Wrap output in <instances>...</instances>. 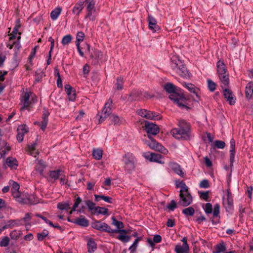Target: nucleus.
Masks as SVG:
<instances>
[{
  "instance_id": "1",
  "label": "nucleus",
  "mask_w": 253,
  "mask_h": 253,
  "mask_svg": "<svg viewBox=\"0 0 253 253\" xmlns=\"http://www.w3.org/2000/svg\"><path fill=\"white\" fill-rule=\"evenodd\" d=\"M165 90L170 93L169 98L173 100L174 103L177 104L182 109L189 108L187 106V99L182 94L181 90L171 83H167L164 85Z\"/></svg>"
},
{
  "instance_id": "2",
  "label": "nucleus",
  "mask_w": 253,
  "mask_h": 253,
  "mask_svg": "<svg viewBox=\"0 0 253 253\" xmlns=\"http://www.w3.org/2000/svg\"><path fill=\"white\" fill-rule=\"evenodd\" d=\"M178 128L171 130L173 137L177 139L187 140L190 138V125L185 120H180L178 123Z\"/></svg>"
},
{
  "instance_id": "3",
  "label": "nucleus",
  "mask_w": 253,
  "mask_h": 253,
  "mask_svg": "<svg viewBox=\"0 0 253 253\" xmlns=\"http://www.w3.org/2000/svg\"><path fill=\"white\" fill-rule=\"evenodd\" d=\"M122 161L124 164V169L127 173H131L134 170L137 160L135 156L130 153H127L123 156Z\"/></svg>"
},
{
  "instance_id": "4",
  "label": "nucleus",
  "mask_w": 253,
  "mask_h": 253,
  "mask_svg": "<svg viewBox=\"0 0 253 253\" xmlns=\"http://www.w3.org/2000/svg\"><path fill=\"white\" fill-rule=\"evenodd\" d=\"M37 102V97L31 91L25 92L21 96V103L22 106L21 110L28 109L32 103Z\"/></svg>"
},
{
  "instance_id": "5",
  "label": "nucleus",
  "mask_w": 253,
  "mask_h": 253,
  "mask_svg": "<svg viewBox=\"0 0 253 253\" xmlns=\"http://www.w3.org/2000/svg\"><path fill=\"white\" fill-rule=\"evenodd\" d=\"M220 209V206L219 204L217 203L214 205L213 209L212 208V204L210 203H206L204 207V210L207 214H211L212 212L213 217L215 218H218V219L220 217L219 215ZM217 222H219V220Z\"/></svg>"
},
{
  "instance_id": "6",
  "label": "nucleus",
  "mask_w": 253,
  "mask_h": 253,
  "mask_svg": "<svg viewBox=\"0 0 253 253\" xmlns=\"http://www.w3.org/2000/svg\"><path fill=\"white\" fill-rule=\"evenodd\" d=\"M113 104V101L111 99H109L105 103L101 115L100 116L98 124H101L111 114V106Z\"/></svg>"
},
{
  "instance_id": "7",
  "label": "nucleus",
  "mask_w": 253,
  "mask_h": 253,
  "mask_svg": "<svg viewBox=\"0 0 253 253\" xmlns=\"http://www.w3.org/2000/svg\"><path fill=\"white\" fill-rule=\"evenodd\" d=\"M179 197L178 203L183 207H187L192 203L193 198L188 190L180 192Z\"/></svg>"
},
{
  "instance_id": "8",
  "label": "nucleus",
  "mask_w": 253,
  "mask_h": 253,
  "mask_svg": "<svg viewBox=\"0 0 253 253\" xmlns=\"http://www.w3.org/2000/svg\"><path fill=\"white\" fill-rule=\"evenodd\" d=\"M137 113L140 116L147 119L159 120L161 119V117L159 114L146 109L139 110L137 111Z\"/></svg>"
},
{
  "instance_id": "9",
  "label": "nucleus",
  "mask_w": 253,
  "mask_h": 253,
  "mask_svg": "<svg viewBox=\"0 0 253 253\" xmlns=\"http://www.w3.org/2000/svg\"><path fill=\"white\" fill-rule=\"evenodd\" d=\"M150 139V141H146V144L152 149L158 151L162 153L166 154L168 150L162 144L158 143L153 139L152 137Z\"/></svg>"
},
{
  "instance_id": "10",
  "label": "nucleus",
  "mask_w": 253,
  "mask_h": 253,
  "mask_svg": "<svg viewBox=\"0 0 253 253\" xmlns=\"http://www.w3.org/2000/svg\"><path fill=\"white\" fill-rule=\"evenodd\" d=\"M145 130L149 138H151V135H156L159 132V128L157 125L147 121L145 123Z\"/></svg>"
},
{
  "instance_id": "11",
  "label": "nucleus",
  "mask_w": 253,
  "mask_h": 253,
  "mask_svg": "<svg viewBox=\"0 0 253 253\" xmlns=\"http://www.w3.org/2000/svg\"><path fill=\"white\" fill-rule=\"evenodd\" d=\"M140 95L146 98H150L153 97V96L149 94L148 92H142L141 91H134L129 95L128 100L129 101L136 100Z\"/></svg>"
},
{
  "instance_id": "12",
  "label": "nucleus",
  "mask_w": 253,
  "mask_h": 253,
  "mask_svg": "<svg viewBox=\"0 0 253 253\" xmlns=\"http://www.w3.org/2000/svg\"><path fill=\"white\" fill-rule=\"evenodd\" d=\"M23 224L22 220L17 219L14 220H9L7 221L4 225H0V227L1 228L0 230L2 231L7 228H11L15 226H19Z\"/></svg>"
},
{
  "instance_id": "13",
  "label": "nucleus",
  "mask_w": 253,
  "mask_h": 253,
  "mask_svg": "<svg viewBox=\"0 0 253 253\" xmlns=\"http://www.w3.org/2000/svg\"><path fill=\"white\" fill-rule=\"evenodd\" d=\"M16 199L17 202L21 204H36L38 203V199H35L34 196H30L28 198H25L21 195L19 193L18 197H14Z\"/></svg>"
},
{
  "instance_id": "14",
  "label": "nucleus",
  "mask_w": 253,
  "mask_h": 253,
  "mask_svg": "<svg viewBox=\"0 0 253 253\" xmlns=\"http://www.w3.org/2000/svg\"><path fill=\"white\" fill-rule=\"evenodd\" d=\"M87 14L85 18L89 19L90 20H94L95 18V2L92 0L88 4L87 7Z\"/></svg>"
},
{
  "instance_id": "15",
  "label": "nucleus",
  "mask_w": 253,
  "mask_h": 253,
  "mask_svg": "<svg viewBox=\"0 0 253 253\" xmlns=\"http://www.w3.org/2000/svg\"><path fill=\"white\" fill-rule=\"evenodd\" d=\"M183 86H184L190 92L193 93L196 95L197 99H194L195 100L200 99V90L199 88L196 87L195 85L191 83L186 84V83H184Z\"/></svg>"
},
{
  "instance_id": "16",
  "label": "nucleus",
  "mask_w": 253,
  "mask_h": 253,
  "mask_svg": "<svg viewBox=\"0 0 253 253\" xmlns=\"http://www.w3.org/2000/svg\"><path fill=\"white\" fill-rule=\"evenodd\" d=\"M17 135L16 138L19 142L23 140L24 135L28 132V127L26 125H20L17 128Z\"/></svg>"
},
{
  "instance_id": "17",
  "label": "nucleus",
  "mask_w": 253,
  "mask_h": 253,
  "mask_svg": "<svg viewBox=\"0 0 253 253\" xmlns=\"http://www.w3.org/2000/svg\"><path fill=\"white\" fill-rule=\"evenodd\" d=\"M63 171L60 169L50 170L48 173L47 179L49 181L53 182L58 179Z\"/></svg>"
},
{
  "instance_id": "18",
  "label": "nucleus",
  "mask_w": 253,
  "mask_h": 253,
  "mask_svg": "<svg viewBox=\"0 0 253 253\" xmlns=\"http://www.w3.org/2000/svg\"><path fill=\"white\" fill-rule=\"evenodd\" d=\"M148 22L149 28L154 32H156L160 30V27L157 24L156 19L151 15H148Z\"/></svg>"
},
{
  "instance_id": "19",
  "label": "nucleus",
  "mask_w": 253,
  "mask_h": 253,
  "mask_svg": "<svg viewBox=\"0 0 253 253\" xmlns=\"http://www.w3.org/2000/svg\"><path fill=\"white\" fill-rule=\"evenodd\" d=\"M96 230L112 233L113 229L107 224L96 220Z\"/></svg>"
},
{
  "instance_id": "20",
  "label": "nucleus",
  "mask_w": 253,
  "mask_h": 253,
  "mask_svg": "<svg viewBox=\"0 0 253 253\" xmlns=\"http://www.w3.org/2000/svg\"><path fill=\"white\" fill-rule=\"evenodd\" d=\"M223 95L230 105H233L235 104L236 98L230 90L225 88L223 90Z\"/></svg>"
},
{
  "instance_id": "21",
  "label": "nucleus",
  "mask_w": 253,
  "mask_h": 253,
  "mask_svg": "<svg viewBox=\"0 0 253 253\" xmlns=\"http://www.w3.org/2000/svg\"><path fill=\"white\" fill-rule=\"evenodd\" d=\"M183 62L177 56H172L171 57L170 66L172 69L176 72L180 66H182Z\"/></svg>"
},
{
  "instance_id": "22",
  "label": "nucleus",
  "mask_w": 253,
  "mask_h": 253,
  "mask_svg": "<svg viewBox=\"0 0 253 253\" xmlns=\"http://www.w3.org/2000/svg\"><path fill=\"white\" fill-rule=\"evenodd\" d=\"M145 157L151 162H155L158 163L162 164L164 162L162 160V156L161 155L155 153H150Z\"/></svg>"
},
{
  "instance_id": "23",
  "label": "nucleus",
  "mask_w": 253,
  "mask_h": 253,
  "mask_svg": "<svg viewBox=\"0 0 253 253\" xmlns=\"http://www.w3.org/2000/svg\"><path fill=\"white\" fill-rule=\"evenodd\" d=\"M65 89L68 95L69 100L71 101H74L76 95V91L69 84H66L65 85Z\"/></svg>"
},
{
  "instance_id": "24",
  "label": "nucleus",
  "mask_w": 253,
  "mask_h": 253,
  "mask_svg": "<svg viewBox=\"0 0 253 253\" xmlns=\"http://www.w3.org/2000/svg\"><path fill=\"white\" fill-rule=\"evenodd\" d=\"M170 167L175 173L182 177H184V173L181 166L178 164L176 163H171L170 164Z\"/></svg>"
},
{
  "instance_id": "25",
  "label": "nucleus",
  "mask_w": 253,
  "mask_h": 253,
  "mask_svg": "<svg viewBox=\"0 0 253 253\" xmlns=\"http://www.w3.org/2000/svg\"><path fill=\"white\" fill-rule=\"evenodd\" d=\"M9 184L11 185L12 186L11 191L13 196L14 197H18L19 194L20 193L19 191L20 188L19 185L16 182L13 180H10Z\"/></svg>"
},
{
  "instance_id": "26",
  "label": "nucleus",
  "mask_w": 253,
  "mask_h": 253,
  "mask_svg": "<svg viewBox=\"0 0 253 253\" xmlns=\"http://www.w3.org/2000/svg\"><path fill=\"white\" fill-rule=\"evenodd\" d=\"M216 67L218 76L227 73V69L223 61L219 60L216 63Z\"/></svg>"
},
{
  "instance_id": "27",
  "label": "nucleus",
  "mask_w": 253,
  "mask_h": 253,
  "mask_svg": "<svg viewBox=\"0 0 253 253\" xmlns=\"http://www.w3.org/2000/svg\"><path fill=\"white\" fill-rule=\"evenodd\" d=\"M177 71L176 72L179 76L184 78H188L189 77V74L188 71L183 63H182V66H180V67L178 68Z\"/></svg>"
},
{
  "instance_id": "28",
  "label": "nucleus",
  "mask_w": 253,
  "mask_h": 253,
  "mask_svg": "<svg viewBox=\"0 0 253 253\" xmlns=\"http://www.w3.org/2000/svg\"><path fill=\"white\" fill-rule=\"evenodd\" d=\"M6 163L11 169H16L18 166V162L13 157H8L6 160Z\"/></svg>"
},
{
  "instance_id": "29",
  "label": "nucleus",
  "mask_w": 253,
  "mask_h": 253,
  "mask_svg": "<svg viewBox=\"0 0 253 253\" xmlns=\"http://www.w3.org/2000/svg\"><path fill=\"white\" fill-rule=\"evenodd\" d=\"M245 92L246 97L249 99L251 98L253 94V83L252 82L247 84Z\"/></svg>"
},
{
  "instance_id": "30",
  "label": "nucleus",
  "mask_w": 253,
  "mask_h": 253,
  "mask_svg": "<svg viewBox=\"0 0 253 253\" xmlns=\"http://www.w3.org/2000/svg\"><path fill=\"white\" fill-rule=\"evenodd\" d=\"M174 251L176 253H189V247L178 244L175 246Z\"/></svg>"
},
{
  "instance_id": "31",
  "label": "nucleus",
  "mask_w": 253,
  "mask_h": 253,
  "mask_svg": "<svg viewBox=\"0 0 253 253\" xmlns=\"http://www.w3.org/2000/svg\"><path fill=\"white\" fill-rule=\"evenodd\" d=\"M219 79L222 84L221 87L224 88L228 85L229 83V76L227 73L218 76Z\"/></svg>"
},
{
  "instance_id": "32",
  "label": "nucleus",
  "mask_w": 253,
  "mask_h": 253,
  "mask_svg": "<svg viewBox=\"0 0 253 253\" xmlns=\"http://www.w3.org/2000/svg\"><path fill=\"white\" fill-rule=\"evenodd\" d=\"M46 166L44 162L42 160H38V163L36 166L35 169L39 172L40 174L42 175L44 169Z\"/></svg>"
},
{
  "instance_id": "33",
  "label": "nucleus",
  "mask_w": 253,
  "mask_h": 253,
  "mask_svg": "<svg viewBox=\"0 0 253 253\" xmlns=\"http://www.w3.org/2000/svg\"><path fill=\"white\" fill-rule=\"evenodd\" d=\"M224 205L226 210H227V209L230 210L232 208L233 200L231 197V194L229 192H228L227 198L226 201L224 202Z\"/></svg>"
},
{
  "instance_id": "34",
  "label": "nucleus",
  "mask_w": 253,
  "mask_h": 253,
  "mask_svg": "<svg viewBox=\"0 0 253 253\" xmlns=\"http://www.w3.org/2000/svg\"><path fill=\"white\" fill-rule=\"evenodd\" d=\"M175 186L177 188H181L180 190V193L182 192H184L187 190H188V187L186 186L185 183L182 181L180 180H177L175 181Z\"/></svg>"
},
{
  "instance_id": "35",
  "label": "nucleus",
  "mask_w": 253,
  "mask_h": 253,
  "mask_svg": "<svg viewBox=\"0 0 253 253\" xmlns=\"http://www.w3.org/2000/svg\"><path fill=\"white\" fill-rule=\"evenodd\" d=\"M62 11V8L60 7H57L53 9L50 13V17L52 20H56Z\"/></svg>"
},
{
  "instance_id": "36",
  "label": "nucleus",
  "mask_w": 253,
  "mask_h": 253,
  "mask_svg": "<svg viewBox=\"0 0 253 253\" xmlns=\"http://www.w3.org/2000/svg\"><path fill=\"white\" fill-rule=\"evenodd\" d=\"M74 222L83 227H87L88 225V221L85 218H78L75 219Z\"/></svg>"
},
{
  "instance_id": "37",
  "label": "nucleus",
  "mask_w": 253,
  "mask_h": 253,
  "mask_svg": "<svg viewBox=\"0 0 253 253\" xmlns=\"http://www.w3.org/2000/svg\"><path fill=\"white\" fill-rule=\"evenodd\" d=\"M99 214L108 215V209L104 207H96V216Z\"/></svg>"
},
{
  "instance_id": "38",
  "label": "nucleus",
  "mask_w": 253,
  "mask_h": 253,
  "mask_svg": "<svg viewBox=\"0 0 253 253\" xmlns=\"http://www.w3.org/2000/svg\"><path fill=\"white\" fill-rule=\"evenodd\" d=\"M83 5L82 2L76 3L73 8V13L79 15L83 9Z\"/></svg>"
},
{
  "instance_id": "39",
  "label": "nucleus",
  "mask_w": 253,
  "mask_h": 253,
  "mask_svg": "<svg viewBox=\"0 0 253 253\" xmlns=\"http://www.w3.org/2000/svg\"><path fill=\"white\" fill-rule=\"evenodd\" d=\"M215 251L213 253H221L224 252L226 250V247L224 243H219L215 246Z\"/></svg>"
},
{
  "instance_id": "40",
  "label": "nucleus",
  "mask_w": 253,
  "mask_h": 253,
  "mask_svg": "<svg viewBox=\"0 0 253 253\" xmlns=\"http://www.w3.org/2000/svg\"><path fill=\"white\" fill-rule=\"evenodd\" d=\"M22 235V233L19 230H13L10 233V237L11 239L16 240Z\"/></svg>"
},
{
  "instance_id": "41",
  "label": "nucleus",
  "mask_w": 253,
  "mask_h": 253,
  "mask_svg": "<svg viewBox=\"0 0 253 253\" xmlns=\"http://www.w3.org/2000/svg\"><path fill=\"white\" fill-rule=\"evenodd\" d=\"M83 203L85 205L83 206V208L86 207L90 211L95 210V204L90 200H84V201Z\"/></svg>"
},
{
  "instance_id": "42",
  "label": "nucleus",
  "mask_w": 253,
  "mask_h": 253,
  "mask_svg": "<svg viewBox=\"0 0 253 253\" xmlns=\"http://www.w3.org/2000/svg\"><path fill=\"white\" fill-rule=\"evenodd\" d=\"M48 231L46 229H44L41 233H38L37 235V239L39 241H42L44 239L48 236Z\"/></svg>"
},
{
  "instance_id": "43",
  "label": "nucleus",
  "mask_w": 253,
  "mask_h": 253,
  "mask_svg": "<svg viewBox=\"0 0 253 253\" xmlns=\"http://www.w3.org/2000/svg\"><path fill=\"white\" fill-rule=\"evenodd\" d=\"M112 224L115 226L117 229H122L124 227V223L122 221L117 220L114 216L112 217Z\"/></svg>"
},
{
  "instance_id": "44",
  "label": "nucleus",
  "mask_w": 253,
  "mask_h": 253,
  "mask_svg": "<svg viewBox=\"0 0 253 253\" xmlns=\"http://www.w3.org/2000/svg\"><path fill=\"white\" fill-rule=\"evenodd\" d=\"M101 200H103L108 203H112V198L108 196H105L104 195H96V202L99 201Z\"/></svg>"
},
{
  "instance_id": "45",
  "label": "nucleus",
  "mask_w": 253,
  "mask_h": 253,
  "mask_svg": "<svg viewBox=\"0 0 253 253\" xmlns=\"http://www.w3.org/2000/svg\"><path fill=\"white\" fill-rule=\"evenodd\" d=\"M87 246L88 252H94V249L95 248V242L93 239L91 238L88 241Z\"/></svg>"
},
{
  "instance_id": "46",
  "label": "nucleus",
  "mask_w": 253,
  "mask_h": 253,
  "mask_svg": "<svg viewBox=\"0 0 253 253\" xmlns=\"http://www.w3.org/2000/svg\"><path fill=\"white\" fill-rule=\"evenodd\" d=\"M124 82L123 79L121 77L118 78L117 79V83L115 85L114 88L118 90H122L123 88Z\"/></svg>"
},
{
  "instance_id": "47",
  "label": "nucleus",
  "mask_w": 253,
  "mask_h": 253,
  "mask_svg": "<svg viewBox=\"0 0 253 253\" xmlns=\"http://www.w3.org/2000/svg\"><path fill=\"white\" fill-rule=\"evenodd\" d=\"M182 212L186 216H192L195 213V210L192 207H190L183 210Z\"/></svg>"
},
{
  "instance_id": "48",
  "label": "nucleus",
  "mask_w": 253,
  "mask_h": 253,
  "mask_svg": "<svg viewBox=\"0 0 253 253\" xmlns=\"http://www.w3.org/2000/svg\"><path fill=\"white\" fill-rule=\"evenodd\" d=\"M36 145L37 143L35 142L28 146V149L30 153V154L32 156H34L35 157L36 156V155L38 154V152L35 151Z\"/></svg>"
},
{
  "instance_id": "49",
  "label": "nucleus",
  "mask_w": 253,
  "mask_h": 253,
  "mask_svg": "<svg viewBox=\"0 0 253 253\" xmlns=\"http://www.w3.org/2000/svg\"><path fill=\"white\" fill-rule=\"evenodd\" d=\"M59 179H60V183L61 185H67L68 186H70V184L68 183V177L63 172L61 173Z\"/></svg>"
},
{
  "instance_id": "50",
  "label": "nucleus",
  "mask_w": 253,
  "mask_h": 253,
  "mask_svg": "<svg viewBox=\"0 0 253 253\" xmlns=\"http://www.w3.org/2000/svg\"><path fill=\"white\" fill-rule=\"evenodd\" d=\"M21 27V24L20 23V20L19 19H18L16 21L15 25L13 28L12 33L14 34H19L21 35V33L19 32V29Z\"/></svg>"
},
{
  "instance_id": "51",
  "label": "nucleus",
  "mask_w": 253,
  "mask_h": 253,
  "mask_svg": "<svg viewBox=\"0 0 253 253\" xmlns=\"http://www.w3.org/2000/svg\"><path fill=\"white\" fill-rule=\"evenodd\" d=\"M72 40V37L71 35H67L64 36L62 38L61 43L63 45H67L71 42Z\"/></svg>"
},
{
  "instance_id": "52",
  "label": "nucleus",
  "mask_w": 253,
  "mask_h": 253,
  "mask_svg": "<svg viewBox=\"0 0 253 253\" xmlns=\"http://www.w3.org/2000/svg\"><path fill=\"white\" fill-rule=\"evenodd\" d=\"M57 208L62 211H67L70 209V205L68 203H59L57 205Z\"/></svg>"
},
{
  "instance_id": "53",
  "label": "nucleus",
  "mask_w": 253,
  "mask_h": 253,
  "mask_svg": "<svg viewBox=\"0 0 253 253\" xmlns=\"http://www.w3.org/2000/svg\"><path fill=\"white\" fill-rule=\"evenodd\" d=\"M117 238L124 243H127L130 240V236L126 234H120Z\"/></svg>"
},
{
  "instance_id": "54",
  "label": "nucleus",
  "mask_w": 253,
  "mask_h": 253,
  "mask_svg": "<svg viewBox=\"0 0 253 253\" xmlns=\"http://www.w3.org/2000/svg\"><path fill=\"white\" fill-rule=\"evenodd\" d=\"M112 122L115 125H120L123 122V119H120L117 115L112 116Z\"/></svg>"
},
{
  "instance_id": "55",
  "label": "nucleus",
  "mask_w": 253,
  "mask_h": 253,
  "mask_svg": "<svg viewBox=\"0 0 253 253\" xmlns=\"http://www.w3.org/2000/svg\"><path fill=\"white\" fill-rule=\"evenodd\" d=\"M48 120L42 119L41 122H36L35 124L38 125L42 130H44L46 127Z\"/></svg>"
},
{
  "instance_id": "56",
  "label": "nucleus",
  "mask_w": 253,
  "mask_h": 253,
  "mask_svg": "<svg viewBox=\"0 0 253 253\" xmlns=\"http://www.w3.org/2000/svg\"><path fill=\"white\" fill-rule=\"evenodd\" d=\"M139 240H140L139 238H136L135 240V241H134V242L133 243V244H132V245L129 248V250L131 253H133V252H135V251L136 250V248L138 246V242Z\"/></svg>"
},
{
  "instance_id": "57",
  "label": "nucleus",
  "mask_w": 253,
  "mask_h": 253,
  "mask_svg": "<svg viewBox=\"0 0 253 253\" xmlns=\"http://www.w3.org/2000/svg\"><path fill=\"white\" fill-rule=\"evenodd\" d=\"M207 82L209 90L211 92L214 91L216 88V84L211 80H208Z\"/></svg>"
},
{
  "instance_id": "58",
  "label": "nucleus",
  "mask_w": 253,
  "mask_h": 253,
  "mask_svg": "<svg viewBox=\"0 0 253 253\" xmlns=\"http://www.w3.org/2000/svg\"><path fill=\"white\" fill-rule=\"evenodd\" d=\"M214 143L215 146L218 149H223L225 147V143L221 140H215Z\"/></svg>"
},
{
  "instance_id": "59",
  "label": "nucleus",
  "mask_w": 253,
  "mask_h": 253,
  "mask_svg": "<svg viewBox=\"0 0 253 253\" xmlns=\"http://www.w3.org/2000/svg\"><path fill=\"white\" fill-rule=\"evenodd\" d=\"M9 242V239L8 237L5 236L3 237L0 241V247H6L8 245Z\"/></svg>"
},
{
  "instance_id": "60",
  "label": "nucleus",
  "mask_w": 253,
  "mask_h": 253,
  "mask_svg": "<svg viewBox=\"0 0 253 253\" xmlns=\"http://www.w3.org/2000/svg\"><path fill=\"white\" fill-rule=\"evenodd\" d=\"M177 207V204L174 200H171L170 203L167 206V208L171 211H173Z\"/></svg>"
},
{
  "instance_id": "61",
  "label": "nucleus",
  "mask_w": 253,
  "mask_h": 253,
  "mask_svg": "<svg viewBox=\"0 0 253 253\" xmlns=\"http://www.w3.org/2000/svg\"><path fill=\"white\" fill-rule=\"evenodd\" d=\"M81 202H82L81 198L80 197H78L76 199V201H75V203L74 204L72 210L70 212V214H72V212L73 211H76V208H77L79 206V205L81 203Z\"/></svg>"
},
{
  "instance_id": "62",
  "label": "nucleus",
  "mask_w": 253,
  "mask_h": 253,
  "mask_svg": "<svg viewBox=\"0 0 253 253\" xmlns=\"http://www.w3.org/2000/svg\"><path fill=\"white\" fill-rule=\"evenodd\" d=\"M230 152V166L231 169L233 167V163L234 162L235 151H229Z\"/></svg>"
},
{
  "instance_id": "63",
  "label": "nucleus",
  "mask_w": 253,
  "mask_h": 253,
  "mask_svg": "<svg viewBox=\"0 0 253 253\" xmlns=\"http://www.w3.org/2000/svg\"><path fill=\"white\" fill-rule=\"evenodd\" d=\"M200 187L203 188H209L210 187L209 181L207 179L202 180L200 184Z\"/></svg>"
},
{
  "instance_id": "64",
  "label": "nucleus",
  "mask_w": 253,
  "mask_h": 253,
  "mask_svg": "<svg viewBox=\"0 0 253 253\" xmlns=\"http://www.w3.org/2000/svg\"><path fill=\"white\" fill-rule=\"evenodd\" d=\"M103 155V150L100 148L96 149V160H100Z\"/></svg>"
}]
</instances>
